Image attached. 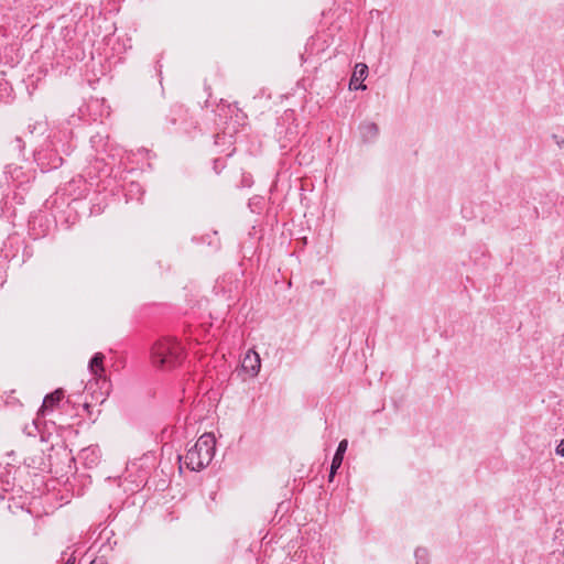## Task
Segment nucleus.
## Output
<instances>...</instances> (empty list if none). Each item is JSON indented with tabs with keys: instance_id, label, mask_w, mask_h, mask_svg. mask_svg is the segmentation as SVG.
Returning <instances> with one entry per match:
<instances>
[{
	"instance_id": "obj_1",
	"label": "nucleus",
	"mask_w": 564,
	"mask_h": 564,
	"mask_svg": "<svg viewBox=\"0 0 564 564\" xmlns=\"http://www.w3.org/2000/svg\"><path fill=\"white\" fill-rule=\"evenodd\" d=\"M215 444L216 440L213 434H203L184 457L187 468L199 471L207 467L215 455Z\"/></svg>"
},
{
	"instance_id": "obj_2",
	"label": "nucleus",
	"mask_w": 564,
	"mask_h": 564,
	"mask_svg": "<svg viewBox=\"0 0 564 564\" xmlns=\"http://www.w3.org/2000/svg\"><path fill=\"white\" fill-rule=\"evenodd\" d=\"M183 347L176 339L164 337L154 344L152 360L158 367L174 368L183 360Z\"/></svg>"
},
{
	"instance_id": "obj_3",
	"label": "nucleus",
	"mask_w": 564,
	"mask_h": 564,
	"mask_svg": "<svg viewBox=\"0 0 564 564\" xmlns=\"http://www.w3.org/2000/svg\"><path fill=\"white\" fill-rule=\"evenodd\" d=\"M241 368L250 377L258 376L261 368V359L259 354L253 349H249L242 359Z\"/></svg>"
},
{
	"instance_id": "obj_4",
	"label": "nucleus",
	"mask_w": 564,
	"mask_h": 564,
	"mask_svg": "<svg viewBox=\"0 0 564 564\" xmlns=\"http://www.w3.org/2000/svg\"><path fill=\"white\" fill-rule=\"evenodd\" d=\"M100 448L96 445L88 446L86 448H83L79 454L78 458L82 460V463L87 468L96 467L100 462Z\"/></svg>"
},
{
	"instance_id": "obj_5",
	"label": "nucleus",
	"mask_w": 564,
	"mask_h": 564,
	"mask_svg": "<svg viewBox=\"0 0 564 564\" xmlns=\"http://www.w3.org/2000/svg\"><path fill=\"white\" fill-rule=\"evenodd\" d=\"M368 76V66L364 63H358L355 66L351 78L349 80V89L350 90H365L366 85H364V80Z\"/></svg>"
},
{
	"instance_id": "obj_6",
	"label": "nucleus",
	"mask_w": 564,
	"mask_h": 564,
	"mask_svg": "<svg viewBox=\"0 0 564 564\" xmlns=\"http://www.w3.org/2000/svg\"><path fill=\"white\" fill-rule=\"evenodd\" d=\"M348 442L347 440H343L339 442L337 451L333 457L332 465H330V471H329V480L332 481L337 469L341 466L344 455L347 451Z\"/></svg>"
},
{
	"instance_id": "obj_7",
	"label": "nucleus",
	"mask_w": 564,
	"mask_h": 564,
	"mask_svg": "<svg viewBox=\"0 0 564 564\" xmlns=\"http://www.w3.org/2000/svg\"><path fill=\"white\" fill-rule=\"evenodd\" d=\"M104 359H105V355L102 352H96L91 357V359L88 364V369H89L90 373L96 378L104 377V373H105Z\"/></svg>"
},
{
	"instance_id": "obj_8",
	"label": "nucleus",
	"mask_w": 564,
	"mask_h": 564,
	"mask_svg": "<svg viewBox=\"0 0 564 564\" xmlns=\"http://www.w3.org/2000/svg\"><path fill=\"white\" fill-rule=\"evenodd\" d=\"M64 397V392L61 389L55 390L54 392L47 394L41 408V412L44 414L47 410H52L55 404H57L62 398Z\"/></svg>"
},
{
	"instance_id": "obj_9",
	"label": "nucleus",
	"mask_w": 564,
	"mask_h": 564,
	"mask_svg": "<svg viewBox=\"0 0 564 564\" xmlns=\"http://www.w3.org/2000/svg\"><path fill=\"white\" fill-rule=\"evenodd\" d=\"M359 130L364 141H371L379 133L378 126L375 122H365L360 124Z\"/></svg>"
},
{
	"instance_id": "obj_10",
	"label": "nucleus",
	"mask_w": 564,
	"mask_h": 564,
	"mask_svg": "<svg viewBox=\"0 0 564 564\" xmlns=\"http://www.w3.org/2000/svg\"><path fill=\"white\" fill-rule=\"evenodd\" d=\"M415 564H429V553L424 547H417L414 552Z\"/></svg>"
},
{
	"instance_id": "obj_11",
	"label": "nucleus",
	"mask_w": 564,
	"mask_h": 564,
	"mask_svg": "<svg viewBox=\"0 0 564 564\" xmlns=\"http://www.w3.org/2000/svg\"><path fill=\"white\" fill-rule=\"evenodd\" d=\"M52 145L56 152H63L65 154H69L70 152V145L62 142V140L57 139V137H54L52 140Z\"/></svg>"
},
{
	"instance_id": "obj_12",
	"label": "nucleus",
	"mask_w": 564,
	"mask_h": 564,
	"mask_svg": "<svg viewBox=\"0 0 564 564\" xmlns=\"http://www.w3.org/2000/svg\"><path fill=\"white\" fill-rule=\"evenodd\" d=\"M556 454L564 457V438L560 442L555 449Z\"/></svg>"
},
{
	"instance_id": "obj_13",
	"label": "nucleus",
	"mask_w": 564,
	"mask_h": 564,
	"mask_svg": "<svg viewBox=\"0 0 564 564\" xmlns=\"http://www.w3.org/2000/svg\"><path fill=\"white\" fill-rule=\"evenodd\" d=\"M63 163V159L61 156H58L55 162L52 164V166L54 169H56L57 166H59L61 164Z\"/></svg>"
},
{
	"instance_id": "obj_14",
	"label": "nucleus",
	"mask_w": 564,
	"mask_h": 564,
	"mask_svg": "<svg viewBox=\"0 0 564 564\" xmlns=\"http://www.w3.org/2000/svg\"><path fill=\"white\" fill-rule=\"evenodd\" d=\"M4 282V275L3 273L0 274V285Z\"/></svg>"
},
{
	"instance_id": "obj_15",
	"label": "nucleus",
	"mask_w": 564,
	"mask_h": 564,
	"mask_svg": "<svg viewBox=\"0 0 564 564\" xmlns=\"http://www.w3.org/2000/svg\"><path fill=\"white\" fill-rule=\"evenodd\" d=\"M64 564H74V560L68 558Z\"/></svg>"
},
{
	"instance_id": "obj_16",
	"label": "nucleus",
	"mask_w": 564,
	"mask_h": 564,
	"mask_svg": "<svg viewBox=\"0 0 564 564\" xmlns=\"http://www.w3.org/2000/svg\"><path fill=\"white\" fill-rule=\"evenodd\" d=\"M90 564H96L95 561H93Z\"/></svg>"
}]
</instances>
